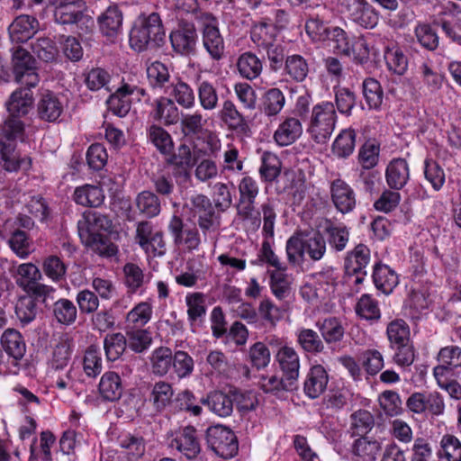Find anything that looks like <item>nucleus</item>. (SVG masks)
Returning a JSON list of instances; mask_svg holds the SVG:
<instances>
[{"label": "nucleus", "mask_w": 461, "mask_h": 461, "mask_svg": "<svg viewBox=\"0 0 461 461\" xmlns=\"http://www.w3.org/2000/svg\"><path fill=\"white\" fill-rule=\"evenodd\" d=\"M32 87L16 89L5 103L9 117L0 130V164L9 172L27 169L31 165L30 158H20L15 149V141L23 138L24 131V124L19 118L28 114L33 104Z\"/></svg>", "instance_id": "f257e3e1"}, {"label": "nucleus", "mask_w": 461, "mask_h": 461, "mask_svg": "<svg viewBox=\"0 0 461 461\" xmlns=\"http://www.w3.org/2000/svg\"><path fill=\"white\" fill-rule=\"evenodd\" d=\"M326 251V240L320 231L296 233L285 244L287 261L293 267L302 266L306 257L312 261H320Z\"/></svg>", "instance_id": "f03ea898"}, {"label": "nucleus", "mask_w": 461, "mask_h": 461, "mask_svg": "<svg viewBox=\"0 0 461 461\" xmlns=\"http://www.w3.org/2000/svg\"><path fill=\"white\" fill-rule=\"evenodd\" d=\"M165 39V30L157 13L140 15L130 32V46L136 51L158 48Z\"/></svg>", "instance_id": "7ed1b4c3"}, {"label": "nucleus", "mask_w": 461, "mask_h": 461, "mask_svg": "<svg viewBox=\"0 0 461 461\" xmlns=\"http://www.w3.org/2000/svg\"><path fill=\"white\" fill-rule=\"evenodd\" d=\"M338 115L333 103L322 101L312 106L307 123V132L318 144L326 143L331 137Z\"/></svg>", "instance_id": "20e7f679"}, {"label": "nucleus", "mask_w": 461, "mask_h": 461, "mask_svg": "<svg viewBox=\"0 0 461 461\" xmlns=\"http://www.w3.org/2000/svg\"><path fill=\"white\" fill-rule=\"evenodd\" d=\"M239 203L238 214L249 220L257 227L260 225L259 212H256V198L259 194L258 181L249 175H243L238 184Z\"/></svg>", "instance_id": "39448f33"}, {"label": "nucleus", "mask_w": 461, "mask_h": 461, "mask_svg": "<svg viewBox=\"0 0 461 461\" xmlns=\"http://www.w3.org/2000/svg\"><path fill=\"white\" fill-rule=\"evenodd\" d=\"M201 24L203 46L214 60H220L224 54V41L219 30L216 17L210 13H201L198 16Z\"/></svg>", "instance_id": "423d86ee"}, {"label": "nucleus", "mask_w": 461, "mask_h": 461, "mask_svg": "<svg viewBox=\"0 0 461 461\" xmlns=\"http://www.w3.org/2000/svg\"><path fill=\"white\" fill-rule=\"evenodd\" d=\"M206 442L216 455L225 459L233 457L239 449L238 440L233 431L221 425L207 429Z\"/></svg>", "instance_id": "0eeeda50"}, {"label": "nucleus", "mask_w": 461, "mask_h": 461, "mask_svg": "<svg viewBox=\"0 0 461 461\" xmlns=\"http://www.w3.org/2000/svg\"><path fill=\"white\" fill-rule=\"evenodd\" d=\"M343 12L355 24L365 28H375L380 19L378 11L366 0H341Z\"/></svg>", "instance_id": "6e6552de"}, {"label": "nucleus", "mask_w": 461, "mask_h": 461, "mask_svg": "<svg viewBox=\"0 0 461 461\" xmlns=\"http://www.w3.org/2000/svg\"><path fill=\"white\" fill-rule=\"evenodd\" d=\"M13 69L17 83L26 86H36L40 77L36 72L34 58L22 47H17L13 53Z\"/></svg>", "instance_id": "1a4fd4ad"}, {"label": "nucleus", "mask_w": 461, "mask_h": 461, "mask_svg": "<svg viewBox=\"0 0 461 461\" xmlns=\"http://www.w3.org/2000/svg\"><path fill=\"white\" fill-rule=\"evenodd\" d=\"M370 262V249L364 244L357 245L345 259L347 282L358 285L366 276V267Z\"/></svg>", "instance_id": "9d476101"}, {"label": "nucleus", "mask_w": 461, "mask_h": 461, "mask_svg": "<svg viewBox=\"0 0 461 461\" xmlns=\"http://www.w3.org/2000/svg\"><path fill=\"white\" fill-rule=\"evenodd\" d=\"M434 24L440 27L447 38L461 42V5L448 2L442 7L434 19Z\"/></svg>", "instance_id": "9b49d317"}, {"label": "nucleus", "mask_w": 461, "mask_h": 461, "mask_svg": "<svg viewBox=\"0 0 461 461\" xmlns=\"http://www.w3.org/2000/svg\"><path fill=\"white\" fill-rule=\"evenodd\" d=\"M169 446L176 448L188 460L194 459L201 452L197 430L193 426L180 428L171 434Z\"/></svg>", "instance_id": "f8f14e48"}, {"label": "nucleus", "mask_w": 461, "mask_h": 461, "mask_svg": "<svg viewBox=\"0 0 461 461\" xmlns=\"http://www.w3.org/2000/svg\"><path fill=\"white\" fill-rule=\"evenodd\" d=\"M169 39L172 48L176 53L181 55L193 53L198 39L194 24L192 23H180L170 32Z\"/></svg>", "instance_id": "ddd939ff"}, {"label": "nucleus", "mask_w": 461, "mask_h": 461, "mask_svg": "<svg viewBox=\"0 0 461 461\" xmlns=\"http://www.w3.org/2000/svg\"><path fill=\"white\" fill-rule=\"evenodd\" d=\"M330 198L336 210L342 214L351 212L357 205L354 189L344 180L335 179L330 185Z\"/></svg>", "instance_id": "4468645a"}, {"label": "nucleus", "mask_w": 461, "mask_h": 461, "mask_svg": "<svg viewBox=\"0 0 461 461\" xmlns=\"http://www.w3.org/2000/svg\"><path fill=\"white\" fill-rule=\"evenodd\" d=\"M274 358L283 376L290 381L288 384L296 385L301 367L300 356L296 349L292 346L284 347L281 350H276Z\"/></svg>", "instance_id": "2eb2a0df"}, {"label": "nucleus", "mask_w": 461, "mask_h": 461, "mask_svg": "<svg viewBox=\"0 0 461 461\" xmlns=\"http://www.w3.org/2000/svg\"><path fill=\"white\" fill-rule=\"evenodd\" d=\"M168 230L176 245H183L188 250H197L201 244V236L198 230L194 227L185 226L180 217L172 216Z\"/></svg>", "instance_id": "dca6fc26"}, {"label": "nucleus", "mask_w": 461, "mask_h": 461, "mask_svg": "<svg viewBox=\"0 0 461 461\" xmlns=\"http://www.w3.org/2000/svg\"><path fill=\"white\" fill-rule=\"evenodd\" d=\"M38 20L28 14L17 16L9 26V35L13 42L23 43L30 40L39 30Z\"/></svg>", "instance_id": "f3484780"}, {"label": "nucleus", "mask_w": 461, "mask_h": 461, "mask_svg": "<svg viewBox=\"0 0 461 461\" xmlns=\"http://www.w3.org/2000/svg\"><path fill=\"white\" fill-rule=\"evenodd\" d=\"M256 311L258 313L256 329L263 330L264 331L275 330L277 322L282 319L280 308L267 296L261 299Z\"/></svg>", "instance_id": "a211bd4d"}, {"label": "nucleus", "mask_w": 461, "mask_h": 461, "mask_svg": "<svg viewBox=\"0 0 461 461\" xmlns=\"http://www.w3.org/2000/svg\"><path fill=\"white\" fill-rule=\"evenodd\" d=\"M329 382L327 370L321 365L312 366L303 383V392L310 399L318 398L324 393Z\"/></svg>", "instance_id": "6ab92c4d"}, {"label": "nucleus", "mask_w": 461, "mask_h": 461, "mask_svg": "<svg viewBox=\"0 0 461 461\" xmlns=\"http://www.w3.org/2000/svg\"><path fill=\"white\" fill-rule=\"evenodd\" d=\"M303 133L301 121L295 117L285 118L274 133V140L281 146H288L298 140Z\"/></svg>", "instance_id": "aec40b11"}, {"label": "nucleus", "mask_w": 461, "mask_h": 461, "mask_svg": "<svg viewBox=\"0 0 461 461\" xmlns=\"http://www.w3.org/2000/svg\"><path fill=\"white\" fill-rule=\"evenodd\" d=\"M410 178V168L403 158H394L387 165L385 179L387 185L393 190H400L405 186Z\"/></svg>", "instance_id": "412c9836"}, {"label": "nucleus", "mask_w": 461, "mask_h": 461, "mask_svg": "<svg viewBox=\"0 0 461 461\" xmlns=\"http://www.w3.org/2000/svg\"><path fill=\"white\" fill-rule=\"evenodd\" d=\"M201 402L206 405L209 410L219 417H229L233 411V394L221 391L211 392Z\"/></svg>", "instance_id": "4be33fe9"}, {"label": "nucleus", "mask_w": 461, "mask_h": 461, "mask_svg": "<svg viewBox=\"0 0 461 461\" xmlns=\"http://www.w3.org/2000/svg\"><path fill=\"white\" fill-rule=\"evenodd\" d=\"M152 115L156 121L168 126L176 124L181 113L172 99L160 97L155 101Z\"/></svg>", "instance_id": "5701e85b"}, {"label": "nucleus", "mask_w": 461, "mask_h": 461, "mask_svg": "<svg viewBox=\"0 0 461 461\" xmlns=\"http://www.w3.org/2000/svg\"><path fill=\"white\" fill-rule=\"evenodd\" d=\"M39 117L46 122H56L63 112V104L52 92L44 93L37 104Z\"/></svg>", "instance_id": "b1692460"}, {"label": "nucleus", "mask_w": 461, "mask_h": 461, "mask_svg": "<svg viewBox=\"0 0 461 461\" xmlns=\"http://www.w3.org/2000/svg\"><path fill=\"white\" fill-rule=\"evenodd\" d=\"M1 344L5 353L15 362L25 355L26 344L22 334L14 329H7L1 336Z\"/></svg>", "instance_id": "393cba45"}, {"label": "nucleus", "mask_w": 461, "mask_h": 461, "mask_svg": "<svg viewBox=\"0 0 461 461\" xmlns=\"http://www.w3.org/2000/svg\"><path fill=\"white\" fill-rule=\"evenodd\" d=\"M362 95L369 110L381 111L384 93L380 82L374 77H366L361 84Z\"/></svg>", "instance_id": "a878e982"}, {"label": "nucleus", "mask_w": 461, "mask_h": 461, "mask_svg": "<svg viewBox=\"0 0 461 461\" xmlns=\"http://www.w3.org/2000/svg\"><path fill=\"white\" fill-rule=\"evenodd\" d=\"M98 391L103 400L114 402L121 398L122 393V380L115 372H105L99 382Z\"/></svg>", "instance_id": "bb28decb"}, {"label": "nucleus", "mask_w": 461, "mask_h": 461, "mask_svg": "<svg viewBox=\"0 0 461 461\" xmlns=\"http://www.w3.org/2000/svg\"><path fill=\"white\" fill-rule=\"evenodd\" d=\"M73 199L82 206L97 207L103 203L104 194L100 186L86 184L75 189Z\"/></svg>", "instance_id": "cd10ccee"}, {"label": "nucleus", "mask_w": 461, "mask_h": 461, "mask_svg": "<svg viewBox=\"0 0 461 461\" xmlns=\"http://www.w3.org/2000/svg\"><path fill=\"white\" fill-rule=\"evenodd\" d=\"M418 72L426 93L435 95L441 90L445 76L437 72L430 64L422 62L419 66Z\"/></svg>", "instance_id": "c85d7f7f"}, {"label": "nucleus", "mask_w": 461, "mask_h": 461, "mask_svg": "<svg viewBox=\"0 0 461 461\" xmlns=\"http://www.w3.org/2000/svg\"><path fill=\"white\" fill-rule=\"evenodd\" d=\"M237 68L241 77L252 81L261 75L263 64L256 54L246 51L238 58Z\"/></svg>", "instance_id": "c756f323"}, {"label": "nucleus", "mask_w": 461, "mask_h": 461, "mask_svg": "<svg viewBox=\"0 0 461 461\" xmlns=\"http://www.w3.org/2000/svg\"><path fill=\"white\" fill-rule=\"evenodd\" d=\"M373 281L375 287L384 294H391L399 283L397 274L388 266L383 264L375 266Z\"/></svg>", "instance_id": "7c9ffc66"}, {"label": "nucleus", "mask_w": 461, "mask_h": 461, "mask_svg": "<svg viewBox=\"0 0 461 461\" xmlns=\"http://www.w3.org/2000/svg\"><path fill=\"white\" fill-rule=\"evenodd\" d=\"M122 20L121 10L117 6H109L98 17L100 30L104 35L113 37L121 32Z\"/></svg>", "instance_id": "2f4dec72"}, {"label": "nucleus", "mask_w": 461, "mask_h": 461, "mask_svg": "<svg viewBox=\"0 0 461 461\" xmlns=\"http://www.w3.org/2000/svg\"><path fill=\"white\" fill-rule=\"evenodd\" d=\"M185 302L190 325L201 323L206 315L205 295L200 292L188 293Z\"/></svg>", "instance_id": "473e14b6"}, {"label": "nucleus", "mask_w": 461, "mask_h": 461, "mask_svg": "<svg viewBox=\"0 0 461 461\" xmlns=\"http://www.w3.org/2000/svg\"><path fill=\"white\" fill-rule=\"evenodd\" d=\"M285 104V96L277 87L267 89L262 95L261 111L268 118L276 117Z\"/></svg>", "instance_id": "72a5a7b5"}, {"label": "nucleus", "mask_w": 461, "mask_h": 461, "mask_svg": "<svg viewBox=\"0 0 461 461\" xmlns=\"http://www.w3.org/2000/svg\"><path fill=\"white\" fill-rule=\"evenodd\" d=\"M149 359L152 374L162 377L172 367L173 353L167 347H158L152 350Z\"/></svg>", "instance_id": "f704fd0d"}, {"label": "nucleus", "mask_w": 461, "mask_h": 461, "mask_svg": "<svg viewBox=\"0 0 461 461\" xmlns=\"http://www.w3.org/2000/svg\"><path fill=\"white\" fill-rule=\"evenodd\" d=\"M146 71L149 83L153 88L167 89L172 84L169 68L161 61L151 62L147 66Z\"/></svg>", "instance_id": "c9c22d12"}, {"label": "nucleus", "mask_w": 461, "mask_h": 461, "mask_svg": "<svg viewBox=\"0 0 461 461\" xmlns=\"http://www.w3.org/2000/svg\"><path fill=\"white\" fill-rule=\"evenodd\" d=\"M316 326L327 344L339 342L344 338L345 328L339 318H325L322 321H319Z\"/></svg>", "instance_id": "e433bc0d"}, {"label": "nucleus", "mask_w": 461, "mask_h": 461, "mask_svg": "<svg viewBox=\"0 0 461 461\" xmlns=\"http://www.w3.org/2000/svg\"><path fill=\"white\" fill-rule=\"evenodd\" d=\"M152 312V306L149 303H139L127 313L124 329H140L144 327L150 321Z\"/></svg>", "instance_id": "4c0bfd02"}, {"label": "nucleus", "mask_w": 461, "mask_h": 461, "mask_svg": "<svg viewBox=\"0 0 461 461\" xmlns=\"http://www.w3.org/2000/svg\"><path fill=\"white\" fill-rule=\"evenodd\" d=\"M80 238L86 247L101 257L112 258L118 252L117 246L104 234H89L88 236Z\"/></svg>", "instance_id": "58836bf2"}, {"label": "nucleus", "mask_w": 461, "mask_h": 461, "mask_svg": "<svg viewBox=\"0 0 461 461\" xmlns=\"http://www.w3.org/2000/svg\"><path fill=\"white\" fill-rule=\"evenodd\" d=\"M439 460L461 461V440L452 434L441 437L437 451Z\"/></svg>", "instance_id": "ea45409f"}, {"label": "nucleus", "mask_w": 461, "mask_h": 461, "mask_svg": "<svg viewBox=\"0 0 461 461\" xmlns=\"http://www.w3.org/2000/svg\"><path fill=\"white\" fill-rule=\"evenodd\" d=\"M298 346L307 353L318 354L323 351L324 344L319 334L307 328H300L295 331Z\"/></svg>", "instance_id": "a19ab883"}, {"label": "nucleus", "mask_w": 461, "mask_h": 461, "mask_svg": "<svg viewBox=\"0 0 461 461\" xmlns=\"http://www.w3.org/2000/svg\"><path fill=\"white\" fill-rule=\"evenodd\" d=\"M277 29L273 23L259 22L255 23L251 29L250 38L259 48L271 46L276 42Z\"/></svg>", "instance_id": "79ce46f5"}, {"label": "nucleus", "mask_w": 461, "mask_h": 461, "mask_svg": "<svg viewBox=\"0 0 461 461\" xmlns=\"http://www.w3.org/2000/svg\"><path fill=\"white\" fill-rule=\"evenodd\" d=\"M55 440V436L50 430H45L41 433L39 447L36 445L37 438H34L30 447L31 456L29 461H39V458L45 461H51L50 448L54 445Z\"/></svg>", "instance_id": "37998d69"}, {"label": "nucleus", "mask_w": 461, "mask_h": 461, "mask_svg": "<svg viewBox=\"0 0 461 461\" xmlns=\"http://www.w3.org/2000/svg\"><path fill=\"white\" fill-rule=\"evenodd\" d=\"M173 395L174 390L171 384L158 381L152 386L149 401L156 411H161L171 403Z\"/></svg>", "instance_id": "c03bdc74"}, {"label": "nucleus", "mask_w": 461, "mask_h": 461, "mask_svg": "<svg viewBox=\"0 0 461 461\" xmlns=\"http://www.w3.org/2000/svg\"><path fill=\"white\" fill-rule=\"evenodd\" d=\"M384 56L390 71L399 76L405 74L408 69V59L401 47L397 45L387 46Z\"/></svg>", "instance_id": "a18cd8bd"}, {"label": "nucleus", "mask_w": 461, "mask_h": 461, "mask_svg": "<svg viewBox=\"0 0 461 461\" xmlns=\"http://www.w3.org/2000/svg\"><path fill=\"white\" fill-rule=\"evenodd\" d=\"M170 95L174 102L185 109H192L195 105V95L193 88L181 79L170 84Z\"/></svg>", "instance_id": "49530a36"}, {"label": "nucleus", "mask_w": 461, "mask_h": 461, "mask_svg": "<svg viewBox=\"0 0 461 461\" xmlns=\"http://www.w3.org/2000/svg\"><path fill=\"white\" fill-rule=\"evenodd\" d=\"M282 162L272 152H264L261 156V165L258 168L259 176L264 182L272 183L277 179L281 173Z\"/></svg>", "instance_id": "de8ad7c7"}, {"label": "nucleus", "mask_w": 461, "mask_h": 461, "mask_svg": "<svg viewBox=\"0 0 461 461\" xmlns=\"http://www.w3.org/2000/svg\"><path fill=\"white\" fill-rule=\"evenodd\" d=\"M200 151H194L192 153L190 146L187 144H181L177 148V151L171 157L170 163L176 167L181 168L180 174L185 178L189 177L188 168L194 165V162L198 161Z\"/></svg>", "instance_id": "09e8293b"}, {"label": "nucleus", "mask_w": 461, "mask_h": 461, "mask_svg": "<svg viewBox=\"0 0 461 461\" xmlns=\"http://www.w3.org/2000/svg\"><path fill=\"white\" fill-rule=\"evenodd\" d=\"M196 92L200 106L204 111H212L219 106V95L214 85L208 80L197 84Z\"/></svg>", "instance_id": "8fccbe9b"}, {"label": "nucleus", "mask_w": 461, "mask_h": 461, "mask_svg": "<svg viewBox=\"0 0 461 461\" xmlns=\"http://www.w3.org/2000/svg\"><path fill=\"white\" fill-rule=\"evenodd\" d=\"M127 347L126 336L121 332L109 333L104 337V348L109 361L119 359Z\"/></svg>", "instance_id": "3c124183"}, {"label": "nucleus", "mask_w": 461, "mask_h": 461, "mask_svg": "<svg viewBox=\"0 0 461 461\" xmlns=\"http://www.w3.org/2000/svg\"><path fill=\"white\" fill-rule=\"evenodd\" d=\"M179 122L181 131L185 136H194L201 133L207 124V119L199 110L194 113H181Z\"/></svg>", "instance_id": "603ef678"}, {"label": "nucleus", "mask_w": 461, "mask_h": 461, "mask_svg": "<svg viewBox=\"0 0 461 461\" xmlns=\"http://www.w3.org/2000/svg\"><path fill=\"white\" fill-rule=\"evenodd\" d=\"M86 230L79 229V236L86 237L89 234L100 235V231H109L112 229V221L104 214L97 212L89 213L86 217Z\"/></svg>", "instance_id": "864d4df0"}, {"label": "nucleus", "mask_w": 461, "mask_h": 461, "mask_svg": "<svg viewBox=\"0 0 461 461\" xmlns=\"http://www.w3.org/2000/svg\"><path fill=\"white\" fill-rule=\"evenodd\" d=\"M374 424V417L370 411L358 410L350 416L349 431L352 436L363 437L372 429Z\"/></svg>", "instance_id": "5fc2aeb1"}, {"label": "nucleus", "mask_w": 461, "mask_h": 461, "mask_svg": "<svg viewBox=\"0 0 461 461\" xmlns=\"http://www.w3.org/2000/svg\"><path fill=\"white\" fill-rule=\"evenodd\" d=\"M379 450V443L375 440H368L366 438H357L351 447V452L357 461H375Z\"/></svg>", "instance_id": "6e6d98bb"}, {"label": "nucleus", "mask_w": 461, "mask_h": 461, "mask_svg": "<svg viewBox=\"0 0 461 461\" xmlns=\"http://www.w3.org/2000/svg\"><path fill=\"white\" fill-rule=\"evenodd\" d=\"M285 72L293 80L303 82L308 75L309 66L303 56L298 54L289 55L285 61Z\"/></svg>", "instance_id": "4d7b16f0"}, {"label": "nucleus", "mask_w": 461, "mask_h": 461, "mask_svg": "<svg viewBox=\"0 0 461 461\" xmlns=\"http://www.w3.org/2000/svg\"><path fill=\"white\" fill-rule=\"evenodd\" d=\"M352 37L339 27H331L325 43L333 52L349 57V46Z\"/></svg>", "instance_id": "13d9d810"}, {"label": "nucleus", "mask_w": 461, "mask_h": 461, "mask_svg": "<svg viewBox=\"0 0 461 461\" xmlns=\"http://www.w3.org/2000/svg\"><path fill=\"white\" fill-rule=\"evenodd\" d=\"M386 335L390 346L411 342L410 327L402 319H395L387 324Z\"/></svg>", "instance_id": "bf43d9fd"}, {"label": "nucleus", "mask_w": 461, "mask_h": 461, "mask_svg": "<svg viewBox=\"0 0 461 461\" xmlns=\"http://www.w3.org/2000/svg\"><path fill=\"white\" fill-rule=\"evenodd\" d=\"M324 232L329 244L336 251H342L347 247L349 240V230L343 224H330L326 226Z\"/></svg>", "instance_id": "052dcab7"}, {"label": "nucleus", "mask_w": 461, "mask_h": 461, "mask_svg": "<svg viewBox=\"0 0 461 461\" xmlns=\"http://www.w3.org/2000/svg\"><path fill=\"white\" fill-rule=\"evenodd\" d=\"M355 142V131L350 129L343 130L336 137L332 144V152L339 158H347L353 153Z\"/></svg>", "instance_id": "680f3d73"}, {"label": "nucleus", "mask_w": 461, "mask_h": 461, "mask_svg": "<svg viewBox=\"0 0 461 461\" xmlns=\"http://www.w3.org/2000/svg\"><path fill=\"white\" fill-rule=\"evenodd\" d=\"M131 98L124 91L123 85L119 87L107 100V107L110 112L119 117H124L131 110Z\"/></svg>", "instance_id": "e2e57ef3"}, {"label": "nucleus", "mask_w": 461, "mask_h": 461, "mask_svg": "<svg viewBox=\"0 0 461 461\" xmlns=\"http://www.w3.org/2000/svg\"><path fill=\"white\" fill-rule=\"evenodd\" d=\"M414 35L420 45L427 50H435L439 44L437 32L429 23H418L414 28Z\"/></svg>", "instance_id": "0e129e2a"}, {"label": "nucleus", "mask_w": 461, "mask_h": 461, "mask_svg": "<svg viewBox=\"0 0 461 461\" xmlns=\"http://www.w3.org/2000/svg\"><path fill=\"white\" fill-rule=\"evenodd\" d=\"M139 212L147 217H155L160 212V202L150 191L140 193L135 199Z\"/></svg>", "instance_id": "69168bd1"}, {"label": "nucleus", "mask_w": 461, "mask_h": 461, "mask_svg": "<svg viewBox=\"0 0 461 461\" xmlns=\"http://www.w3.org/2000/svg\"><path fill=\"white\" fill-rule=\"evenodd\" d=\"M82 16L80 5L75 2L62 3L56 6L54 12L55 21L60 24H72L77 23Z\"/></svg>", "instance_id": "338daca9"}, {"label": "nucleus", "mask_w": 461, "mask_h": 461, "mask_svg": "<svg viewBox=\"0 0 461 461\" xmlns=\"http://www.w3.org/2000/svg\"><path fill=\"white\" fill-rule=\"evenodd\" d=\"M53 313L59 323L70 325L74 323L77 319V310L73 302L63 298L54 303Z\"/></svg>", "instance_id": "774afa93"}]
</instances>
